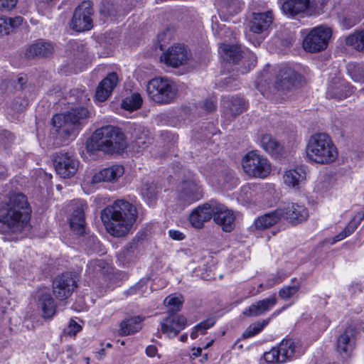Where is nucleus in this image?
I'll list each match as a JSON object with an SVG mask.
<instances>
[{
    "label": "nucleus",
    "instance_id": "obj_1",
    "mask_svg": "<svg viewBox=\"0 0 364 364\" xmlns=\"http://www.w3.org/2000/svg\"><path fill=\"white\" fill-rule=\"evenodd\" d=\"M101 220L111 235H127L136 221L138 212L135 205L125 200H117L101 211Z\"/></svg>",
    "mask_w": 364,
    "mask_h": 364
},
{
    "label": "nucleus",
    "instance_id": "obj_2",
    "mask_svg": "<svg viewBox=\"0 0 364 364\" xmlns=\"http://www.w3.org/2000/svg\"><path fill=\"white\" fill-rule=\"evenodd\" d=\"M31 212L25 195L21 193H11L8 202L0 208V229L2 232H21L29 221Z\"/></svg>",
    "mask_w": 364,
    "mask_h": 364
},
{
    "label": "nucleus",
    "instance_id": "obj_3",
    "mask_svg": "<svg viewBox=\"0 0 364 364\" xmlns=\"http://www.w3.org/2000/svg\"><path fill=\"white\" fill-rule=\"evenodd\" d=\"M124 134L119 128L106 126L97 129L92 135L88 149L106 154L123 152L127 147Z\"/></svg>",
    "mask_w": 364,
    "mask_h": 364
},
{
    "label": "nucleus",
    "instance_id": "obj_4",
    "mask_svg": "<svg viewBox=\"0 0 364 364\" xmlns=\"http://www.w3.org/2000/svg\"><path fill=\"white\" fill-rule=\"evenodd\" d=\"M308 159L316 164L328 165L338 156L337 147L331 136L325 133H316L309 139L306 145Z\"/></svg>",
    "mask_w": 364,
    "mask_h": 364
},
{
    "label": "nucleus",
    "instance_id": "obj_5",
    "mask_svg": "<svg viewBox=\"0 0 364 364\" xmlns=\"http://www.w3.org/2000/svg\"><path fill=\"white\" fill-rule=\"evenodd\" d=\"M89 116L87 109L77 107L70 109L65 114H55L52 123L59 135L63 137L74 136L83 121Z\"/></svg>",
    "mask_w": 364,
    "mask_h": 364
},
{
    "label": "nucleus",
    "instance_id": "obj_6",
    "mask_svg": "<svg viewBox=\"0 0 364 364\" xmlns=\"http://www.w3.org/2000/svg\"><path fill=\"white\" fill-rule=\"evenodd\" d=\"M149 97L155 102L168 104L172 102L177 96L178 88L171 80L165 77H155L146 86Z\"/></svg>",
    "mask_w": 364,
    "mask_h": 364
},
{
    "label": "nucleus",
    "instance_id": "obj_7",
    "mask_svg": "<svg viewBox=\"0 0 364 364\" xmlns=\"http://www.w3.org/2000/svg\"><path fill=\"white\" fill-rule=\"evenodd\" d=\"M300 345L293 339H283L276 347L264 354V359L270 364L291 360L299 353Z\"/></svg>",
    "mask_w": 364,
    "mask_h": 364
},
{
    "label": "nucleus",
    "instance_id": "obj_8",
    "mask_svg": "<svg viewBox=\"0 0 364 364\" xmlns=\"http://www.w3.org/2000/svg\"><path fill=\"white\" fill-rule=\"evenodd\" d=\"M244 171L250 176L265 178L271 171V165L267 158L258 151H251L242 160Z\"/></svg>",
    "mask_w": 364,
    "mask_h": 364
},
{
    "label": "nucleus",
    "instance_id": "obj_9",
    "mask_svg": "<svg viewBox=\"0 0 364 364\" xmlns=\"http://www.w3.org/2000/svg\"><path fill=\"white\" fill-rule=\"evenodd\" d=\"M331 33V28L324 26L312 28L303 41L304 49L309 53H317L326 49Z\"/></svg>",
    "mask_w": 364,
    "mask_h": 364
},
{
    "label": "nucleus",
    "instance_id": "obj_10",
    "mask_svg": "<svg viewBox=\"0 0 364 364\" xmlns=\"http://www.w3.org/2000/svg\"><path fill=\"white\" fill-rule=\"evenodd\" d=\"M53 161L56 173L64 178L74 176L79 167L78 160L73 154L67 152L55 153Z\"/></svg>",
    "mask_w": 364,
    "mask_h": 364
},
{
    "label": "nucleus",
    "instance_id": "obj_11",
    "mask_svg": "<svg viewBox=\"0 0 364 364\" xmlns=\"http://www.w3.org/2000/svg\"><path fill=\"white\" fill-rule=\"evenodd\" d=\"M77 277L72 272L58 276L53 282V291L59 300L68 299L77 287Z\"/></svg>",
    "mask_w": 364,
    "mask_h": 364
},
{
    "label": "nucleus",
    "instance_id": "obj_12",
    "mask_svg": "<svg viewBox=\"0 0 364 364\" xmlns=\"http://www.w3.org/2000/svg\"><path fill=\"white\" fill-rule=\"evenodd\" d=\"M93 9L90 1H83L75 10L71 26L77 32L88 31L92 27L91 15Z\"/></svg>",
    "mask_w": 364,
    "mask_h": 364
},
{
    "label": "nucleus",
    "instance_id": "obj_13",
    "mask_svg": "<svg viewBox=\"0 0 364 364\" xmlns=\"http://www.w3.org/2000/svg\"><path fill=\"white\" fill-rule=\"evenodd\" d=\"M191 56V51L185 45L174 44L163 53L161 60L168 66L178 68L186 63Z\"/></svg>",
    "mask_w": 364,
    "mask_h": 364
},
{
    "label": "nucleus",
    "instance_id": "obj_14",
    "mask_svg": "<svg viewBox=\"0 0 364 364\" xmlns=\"http://www.w3.org/2000/svg\"><path fill=\"white\" fill-rule=\"evenodd\" d=\"M213 220L224 232H230L235 226L236 216L234 212L224 204L213 202Z\"/></svg>",
    "mask_w": 364,
    "mask_h": 364
},
{
    "label": "nucleus",
    "instance_id": "obj_15",
    "mask_svg": "<svg viewBox=\"0 0 364 364\" xmlns=\"http://www.w3.org/2000/svg\"><path fill=\"white\" fill-rule=\"evenodd\" d=\"M72 213L68 219L70 229L76 235H83L85 230V211L87 204L82 200H73L70 203Z\"/></svg>",
    "mask_w": 364,
    "mask_h": 364
},
{
    "label": "nucleus",
    "instance_id": "obj_16",
    "mask_svg": "<svg viewBox=\"0 0 364 364\" xmlns=\"http://www.w3.org/2000/svg\"><path fill=\"white\" fill-rule=\"evenodd\" d=\"M178 198L186 205L199 200L203 196L201 186L196 181L186 180L178 188Z\"/></svg>",
    "mask_w": 364,
    "mask_h": 364
},
{
    "label": "nucleus",
    "instance_id": "obj_17",
    "mask_svg": "<svg viewBox=\"0 0 364 364\" xmlns=\"http://www.w3.org/2000/svg\"><path fill=\"white\" fill-rule=\"evenodd\" d=\"M301 81V76L290 68L280 70L276 80L275 85L278 90H289L298 86Z\"/></svg>",
    "mask_w": 364,
    "mask_h": 364
},
{
    "label": "nucleus",
    "instance_id": "obj_18",
    "mask_svg": "<svg viewBox=\"0 0 364 364\" xmlns=\"http://www.w3.org/2000/svg\"><path fill=\"white\" fill-rule=\"evenodd\" d=\"M187 320L181 315H170L165 318L161 323V331L168 337H175L186 326Z\"/></svg>",
    "mask_w": 364,
    "mask_h": 364
},
{
    "label": "nucleus",
    "instance_id": "obj_19",
    "mask_svg": "<svg viewBox=\"0 0 364 364\" xmlns=\"http://www.w3.org/2000/svg\"><path fill=\"white\" fill-rule=\"evenodd\" d=\"M355 329L349 327L338 338L337 351L343 359H347L351 356L355 346Z\"/></svg>",
    "mask_w": 364,
    "mask_h": 364
},
{
    "label": "nucleus",
    "instance_id": "obj_20",
    "mask_svg": "<svg viewBox=\"0 0 364 364\" xmlns=\"http://www.w3.org/2000/svg\"><path fill=\"white\" fill-rule=\"evenodd\" d=\"M213 202L214 200H210V203L198 206L192 211L189 220L194 228L200 229L203 227L204 223L211 219L213 216Z\"/></svg>",
    "mask_w": 364,
    "mask_h": 364
},
{
    "label": "nucleus",
    "instance_id": "obj_21",
    "mask_svg": "<svg viewBox=\"0 0 364 364\" xmlns=\"http://www.w3.org/2000/svg\"><path fill=\"white\" fill-rule=\"evenodd\" d=\"M119 82L118 75L112 72L99 83L96 89L95 98L98 102H105L110 96Z\"/></svg>",
    "mask_w": 364,
    "mask_h": 364
},
{
    "label": "nucleus",
    "instance_id": "obj_22",
    "mask_svg": "<svg viewBox=\"0 0 364 364\" xmlns=\"http://www.w3.org/2000/svg\"><path fill=\"white\" fill-rule=\"evenodd\" d=\"M277 303L275 294L259 300L245 309L243 314L248 317H257L269 311Z\"/></svg>",
    "mask_w": 364,
    "mask_h": 364
},
{
    "label": "nucleus",
    "instance_id": "obj_23",
    "mask_svg": "<svg viewBox=\"0 0 364 364\" xmlns=\"http://www.w3.org/2000/svg\"><path fill=\"white\" fill-rule=\"evenodd\" d=\"M215 6L220 17L227 21L242 10V3L240 0H215Z\"/></svg>",
    "mask_w": 364,
    "mask_h": 364
},
{
    "label": "nucleus",
    "instance_id": "obj_24",
    "mask_svg": "<svg viewBox=\"0 0 364 364\" xmlns=\"http://www.w3.org/2000/svg\"><path fill=\"white\" fill-rule=\"evenodd\" d=\"M306 178V168L297 166L286 171L283 175L284 183L289 188L299 189Z\"/></svg>",
    "mask_w": 364,
    "mask_h": 364
},
{
    "label": "nucleus",
    "instance_id": "obj_25",
    "mask_svg": "<svg viewBox=\"0 0 364 364\" xmlns=\"http://www.w3.org/2000/svg\"><path fill=\"white\" fill-rule=\"evenodd\" d=\"M281 208L284 212L282 217L291 223L302 222L309 216L306 208L304 205L297 203H288Z\"/></svg>",
    "mask_w": 364,
    "mask_h": 364
},
{
    "label": "nucleus",
    "instance_id": "obj_26",
    "mask_svg": "<svg viewBox=\"0 0 364 364\" xmlns=\"http://www.w3.org/2000/svg\"><path fill=\"white\" fill-rule=\"evenodd\" d=\"M223 107L225 115H228L229 119L242 113L247 107L245 100L238 96L225 97L223 100Z\"/></svg>",
    "mask_w": 364,
    "mask_h": 364
},
{
    "label": "nucleus",
    "instance_id": "obj_27",
    "mask_svg": "<svg viewBox=\"0 0 364 364\" xmlns=\"http://www.w3.org/2000/svg\"><path fill=\"white\" fill-rule=\"evenodd\" d=\"M272 11L263 13H253L250 22V31L255 33H261L267 31L273 22Z\"/></svg>",
    "mask_w": 364,
    "mask_h": 364
},
{
    "label": "nucleus",
    "instance_id": "obj_28",
    "mask_svg": "<svg viewBox=\"0 0 364 364\" xmlns=\"http://www.w3.org/2000/svg\"><path fill=\"white\" fill-rule=\"evenodd\" d=\"M124 167L119 165H115L107 168H104L95 173L91 182L97 183L100 182H113L117 181L124 173Z\"/></svg>",
    "mask_w": 364,
    "mask_h": 364
},
{
    "label": "nucleus",
    "instance_id": "obj_29",
    "mask_svg": "<svg viewBox=\"0 0 364 364\" xmlns=\"http://www.w3.org/2000/svg\"><path fill=\"white\" fill-rule=\"evenodd\" d=\"M311 0H284L281 9L288 16H294L311 7Z\"/></svg>",
    "mask_w": 364,
    "mask_h": 364
},
{
    "label": "nucleus",
    "instance_id": "obj_30",
    "mask_svg": "<svg viewBox=\"0 0 364 364\" xmlns=\"http://www.w3.org/2000/svg\"><path fill=\"white\" fill-rule=\"evenodd\" d=\"M283 214L284 212L280 207L273 212L258 217L254 223L255 228L262 230L273 226L278 223Z\"/></svg>",
    "mask_w": 364,
    "mask_h": 364
},
{
    "label": "nucleus",
    "instance_id": "obj_31",
    "mask_svg": "<svg viewBox=\"0 0 364 364\" xmlns=\"http://www.w3.org/2000/svg\"><path fill=\"white\" fill-rule=\"evenodd\" d=\"M53 47L50 43L41 42L31 45L26 50L28 58L35 57H48L53 54Z\"/></svg>",
    "mask_w": 364,
    "mask_h": 364
},
{
    "label": "nucleus",
    "instance_id": "obj_32",
    "mask_svg": "<svg viewBox=\"0 0 364 364\" xmlns=\"http://www.w3.org/2000/svg\"><path fill=\"white\" fill-rule=\"evenodd\" d=\"M38 306L42 309L45 318H51L55 314V300L48 292H42L39 294Z\"/></svg>",
    "mask_w": 364,
    "mask_h": 364
},
{
    "label": "nucleus",
    "instance_id": "obj_33",
    "mask_svg": "<svg viewBox=\"0 0 364 364\" xmlns=\"http://www.w3.org/2000/svg\"><path fill=\"white\" fill-rule=\"evenodd\" d=\"M352 92V88L342 81L330 85L328 88L327 96L330 98L343 100L350 96Z\"/></svg>",
    "mask_w": 364,
    "mask_h": 364
},
{
    "label": "nucleus",
    "instance_id": "obj_34",
    "mask_svg": "<svg viewBox=\"0 0 364 364\" xmlns=\"http://www.w3.org/2000/svg\"><path fill=\"white\" fill-rule=\"evenodd\" d=\"M139 238L134 237L118 254L117 258L123 264L129 263L135 258V252L139 246Z\"/></svg>",
    "mask_w": 364,
    "mask_h": 364
},
{
    "label": "nucleus",
    "instance_id": "obj_35",
    "mask_svg": "<svg viewBox=\"0 0 364 364\" xmlns=\"http://www.w3.org/2000/svg\"><path fill=\"white\" fill-rule=\"evenodd\" d=\"M143 320L141 316H134L123 321L120 324V334L127 336L137 332L141 328Z\"/></svg>",
    "mask_w": 364,
    "mask_h": 364
},
{
    "label": "nucleus",
    "instance_id": "obj_36",
    "mask_svg": "<svg viewBox=\"0 0 364 364\" xmlns=\"http://www.w3.org/2000/svg\"><path fill=\"white\" fill-rule=\"evenodd\" d=\"M261 147L272 155H278L282 150V146L272 135L264 134L260 139Z\"/></svg>",
    "mask_w": 364,
    "mask_h": 364
},
{
    "label": "nucleus",
    "instance_id": "obj_37",
    "mask_svg": "<svg viewBox=\"0 0 364 364\" xmlns=\"http://www.w3.org/2000/svg\"><path fill=\"white\" fill-rule=\"evenodd\" d=\"M284 309H285V307H283L282 309H280L277 311H275L270 317H269L264 320H262L261 321H257V322L250 325L246 328V330L243 332L242 338L246 339V338L253 337V336H256L257 334H258L259 332H261L263 330V328L266 326H267L269 324V321H271L272 318L274 316L279 314Z\"/></svg>",
    "mask_w": 364,
    "mask_h": 364
},
{
    "label": "nucleus",
    "instance_id": "obj_38",
    "mask_svg": "<svg viewBox=\"0 0 364 364\" xmlns=\"http://www.w3.org/2000/svg\"><path fill=\"white\" fill-rule=\"evenodd\" d=\"M23 22V18L16 16L15 18H9L6 16H0V36L10 33L19 26Z\"/></svg>",
    "mask_w": 364,
    "mask_h": 364
},
{
    "label": "nucleus",
    "instance_id": "obj_39",
    "mask_svg": "<svg viewBox=\"0 0 364 364\" xmlns=\"http://www.w3.org/2000/svg\"><path fill=\"white\" fill-rule=\"evenodd\" d=\"M346 45L359 52H364V28L355 31L346 38Z\"/></svg>",
    "mask_w": 364,
    "mask_h": 364
},
{
    "label": "nucleus",
    "instance_id": "obj_40",
    "mask_svg": "<svg viewBox=\"0 0 364 364\" xmlns=\"http://www.w3.org/2000/svg\"><path fill=\"white\" fill-rule=\"evenodd\" d=\"M220 49L223 53V58L229 63H236L242 57L240 48L237 46L222 44Z\"/></svg>",
    "mask_w": 364,
    "mask_h": 364
},
{
    "label": "nucleus",
    "instance_id": "obj_41",
    "mask_svg": "<svg viewBox=\"0 0 364 364\" xmlns=\"http://www.w3.org/2000/svg\"><path fill=\"white\" fill-rule=\"evenodd\" d=\"M157 193V187L154 183H145L141 188V194L149 205L155 204Z\"/></svg>",
    "mask_w": 364,
    "mask_h": 364
},
{
    "label": "nucleus",
    "instance_id": "obj_42",
    "mask_svg": "<svg viewBox=\"0 0 364 364\" xmlns=\"http://www.w3.org/2000/svg\"><path fill=\"white\" fill-rule=\"evenodd\" d=\"M151 140L146 132L138 130L134 141V148L137 151H143L151 144Z\"/></svg>",
    "mask_w": 364,
    "mask_h": 364
},
{
    "label": "nucleus",
    "instance_id": "obj_43",
    "mask_svg": "<svg viewBox=\"0 0 364 364\" xmlns=\"http://www.w3.org/2000/svg\"><path fill=\"white\" fill-rule=\"evenodd\" d=\"M142 98L139 93H134L130 97L123 100L122 107L129 111H134L141 107Z\"/></svg>",
    "mask_w": 364,
    "mask_h": 364
},
{
    "label": "nucleus",
    "instance_id": "obj_44",
    "mask_svg": "<svg viewBox=\"0 0 364 364\" xmlns=\"http://www.w3.org/2000/svg\"><path fill=\"white\" fill-rule=\"evenodd\" d=\"M348 73L355 82H364V65L350 63L347 67Z\"/></svg>",
    "mask_w": 364,
    "mask_h": 364
},
{
    "label": "nucleus",
    "instance_id": "obj_45",
    "mask_svg": "<svg viewBox=\"0 0 364 364\" xmlns=\"http://www.w3.org/2000/svg\"><path fill=\"white\" fill-rule=\"evenodd\" d=\"M164 304L171 307L168 311V314L177 315L176 312L181 310L183 304L182 296L169 295L165 299Z\"/></svg>",
    "mask_w": 364,
    "mask_h": 364
},
{
    "label": "nucleus",
    "instance_id": "obj_46",
    "mask_svg": "<svg viewBox=\"0 0 364 364\" xmlns=\"http://www.w3.org/2000/svg\"><path fill=\"white\" fill-rule=\"evenodd\" d=\"M216 102L213 99H208L200 103L198 109L200 114L210 113L216 109Z\"/></svg>",
    "mask_w": 364,
    "mask_h": 364
},
{
    "label": "nucleus",
    "instance_id": "obj_47",
    "mask_svg": "<svg viewBox=\"0 0 364 364\" xmlns=\"http://www.w3.org/2000/svg\"><path fill=\"white\" fill-rule=\"evenodd\" d=\"M299 289V286H285L279 291V296L284 300L292 297Z\"/></svg>",
    "mask_w": 364,
    "mask_h": 364
},
{
    "label": "nucleus",
    "instance_id": "obj_48",
    "mask_svg": "<svg viewBox=\"0 0 364 364\" xmlns=\"http://www.w3.org/2000/svg\"><path fill=\"white\" fill-rule=\"evenodd\" d=\"M215 323V319L214 318H209L197 324L196 329L199 330L201 334H205L206 331L213 326Z\"/></svg>",
    "mask_w": 364,
    "mask_h": 364
},
{
    "label": "nucleus",
    "instance_id": "obj_49",
    "mask_svg": "<svg viewBox=\"0 0 364 364\" xmlns=\"http://www.w3.org/2000/svg\"><path fill=\"white\" fill-rule=\"evenodd\" d=\"M359 19L355 17L344 16L341 20L342 26L346 29H349L356 25Z\"/></svg>",
    "mask_w": 364,
    "mask_h": 364
},
{
    "label": "nucleus",
    "instance_id": "obj_50",
    "mask_svg": "<svg viewBox=\"0 0 364 364\" xmlns=\"http://www.w3.org/2000/svg\"><path fill=\"white\" fill-rule=\"evenodd\" d=\"M82 327L74 320H71L68 327V333L70 336H75L80 331Z\"/></svg>",
    "mask_w": 364,
    "mask_h": 364
},
{
    "label": "nucleus",
    "instance_id": "obj_51",
    "mask_svg": "<svg viewBox=\"0 0 364 364\" xmlns=\"http://www.w3.org/2000/svg\"><path fill=\"white\" fill-rule=\"evenodd\" d=\"M237 182V178H236L234 175L229 172L224 176V185L228 186V188L236 186Z\"/></svg>",
    "mask_w": 364,
    "mask_h": 364
},
{
    "label": "nucleus",
    "instance_id": "obj_52",
    "mask_svg": "<svg viewBox=\"0 0 364 364\" xmlns=\"http://www.w3.org/2000/svg\"><path fill=\"white\" fill-rule=\"evenodd\" d=\"M17 3V0H0V9L10 10L13 9Z\"/></svg>",
    "mask_w": 364,
    "mask_h": 364
},
{
    "label": "nucleus",
    "instance_id": "obj_53",
    "mask_svg": "<svg viewBox=\"0 0 364 364\" xmlns=\"http://www.w3.org/2000/svg\"><path fill=\"white\" fill-rule=\"evenodd\" d=\"M284 279V277L277 274L272 279H269L266 283V288L269 289L273 287L275 284L282 282Z\"/></svg>",
    "mask_w": 364,
    "mask_h": 364
},
{
    "label": "nucleus",
    "instance_id": "obj_54",
    "mask_svg": "<svg viewBox=\"0 0 364 364\" xmlns=\"http://www.w3.org/2000/svg\"><path fill=\"white\" fill-rule=\"evenodd\" d=\"M168 235L173 240H175L179 241L185 238V235L182 232L176 230H170L168 231Z\"/></svg>",
    "mask_w": 364,
    "mask_h": 364
},
{
    "label": "nucleus",
    "instance_id": "obj_55",
    "mask_svg": "<svg viewBox=\"0 0 364 364\" xmlns=\"http://www.w3.org/2000/svg\"><path fill=\"white\" fill-rule=\"evenodd\" d=\"M358 225H359L353 219L348 223L343 230L348 235H350L356 230Z\"/></svg>",
    "mask_w": 364,
    "mask_h": 364
},
{
    "label": "nucleus",
    "instance_id": "obj_56",
    "mask_svg": "<svg viewBox=\"0 0 364 364\" xmlns=\"http://www.w3.org/2000/svg\"><path fill=\"white\" fill-rule=\"evenodd\" d=\"M157 353V348L155 346L150 345L146 348V354L149 357H154Z\"/></svg>",
    "mask_w": 364,
    "mask_h": 364
},
{
    "label": "nucleus",
    "instance_id": "obj_57",
    "mask_svg": "<svg viewBox=\"0 0 364 364\" xmlns=\"http://www.w3.org/2000/svg\"><path fill=\"white\" fill-rule=\"evenodd\" d=\"M140 288V284H137L134 286L131 287L129 289L124 291V294L127 296L136 294Z\"/></svg>",
    "mask_w": 364,
    "mask_h": 364
},
{
    "label": "nucleus",
    "instance_id": "obj_58",
    "mask_svg": "<svg viewBox=\"0 0 364 364\" xmlns=\"http://www.w3.org/2000/svg\"><path fill=\"white\" fill-rule=\"evenodd\" d=\"M348 236H349V235L346 232H345L344 230H343L342 232H341L339 234H338L337 235H336L334 237L333 242L341 241V240L345 239L346 237H347Z\"/></svg>",
    "mask_w": 364,
    "mask_h": 364
},
{
    "label": "nucleus",
    "instance_id": "obj_59",
    "mask_svg": "<svg viewBox=\"0 0 364 364\" xmlns=\"http://www.w3.org/2000/svg\"><path fill=\"white\" fill-rule=\"evenodd\" d=\"M358 225L364 220V211L358 213L353 218Z\"/></svg>",
    "mask_w": 364,
    "mask_h": 364
},
{
    "label": "nucleus",
    "instance_id": "obj_60",
    "mask_svg": "<svg viewBox=\"0 0 364 364\" xmlns=\"http://www.w3.org/2000/svg\"><path fill=\"white\" fill-rule=\"evenodd\" d=\"M112 7H114V6L112 5ZM102 11L108 16H115L117 14V11L114 8L109 9V8L106 9L105 6V9Z\"/></svg>",
    "mask_w": 364,
    "mask_h": 364
},
{
    "label": "nucleus",
    "instance_id": "obj_61",
    "mask_svg": "<svg viewBox=\"0 0 364 364\" xmlns=\"http://www.w3.org/2000/svg\"><path fill=\"white\" fill-rule=\"evenodd\" d=\"M192 351H193V355L195 356V357H198L201 354V352H202V349L200 348H193L192 349Z\"/></svg>",
    "mask_w": 364,
    "mask_h": 364
},
{
    "label": "nucleus",
    "instance_id": "obj_62",
    "mask_svg": "<svg viewBox=\"0 0 364 364\" xmlns=\"http://www.w3.org/2000/svg\"><path fill=\"white\" fill-rule=\"evenodd\" d=\"M200 332L199 330L196 329V326L193 328V331L191 333V338L192 339H196L198 337V333Z\"/></svg>",
    "mask_w": 364,
    "mask_h": 364
},
{
    "label": "nucleus",
    "instance_id": "obj_63",
    "mask_svg": "<svg viewBox=\"0 0 364 364\" xmlns=\"http://www.w3.org/2000/svg\"><path fill=\"white\" fill-rule=\"evenodd\" d=\"M6 173V168L2 164H0V178L4 177Z\"/></svg>",
    "mask_w": 364,
    "mask_h": 364
},
{
    "label": "nucleus",
    "instance_id": "obj_64",
    "mask_svg": "<svg viewBox=\"0 0 364 364\" xmlns=\"http://www.w3.org/2000/svg\"><path fill=\"white\" fill-rule=\"evenodd\" d=\"M215 19H216L215 16L212 17V27H213V29H218V28H219V25L217 23H215V21H214Z\"/></svg>",
    "mask_w": 364,
    "mask_h": 364
}]
</instances>
